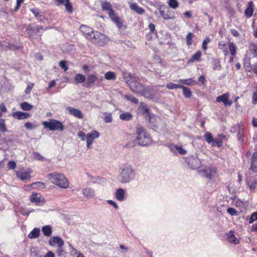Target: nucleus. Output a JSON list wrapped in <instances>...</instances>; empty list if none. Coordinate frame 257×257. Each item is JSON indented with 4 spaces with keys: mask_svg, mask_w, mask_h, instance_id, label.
Returning a JSON list of instances; mask_svg holds the SVG:
<instances>
[{
    "mask_svg": "<svg viewBox=\"0 0 257 257\" xmlns=\"http://www.w3.org/2000/svg\"><path fill=\"white\" fill-rule=\"evenodd\" d=\"M228 98L229 94L228 93H224L218 96L216 98V101L218 102H222L225 106H231L232 104V102L229 101Z\"/></svg>",
    "mask_w": 257,
    "mask_h": 257,
    "instance_id": "nucleus-13",
    "label": "nucleus"
},
{
    "mask_svg": "<svg viewBox=\"0 0 257 257\" xmlns=\"http://www.w3.org/2000/svg\"><path fill=\"white\" fill-rule=\"evenodd\" d=\"M30 200L32 202L35 203L36 205H40L41 202V198L37 193L32 194Z\"/></svg>",
    "mask_w": 257,
    "mask_h": 257,
    "instance_id": "nucleus-32",
    "label": "nucleus"
},
{
    "mask_svg": "<svg viewBox=\"0 0 257 257\" xmlns=\"http://www.w3.org/2000/svg\"><path fill=\"white\" fill-rule=\"evenodd\" d=\"M125 191L122 188L118 189L115 192L116 198L119 201H122L124 199Z\"/></svg>",
    "mask_w": 257,
    "mask_h": 257,
    "instance_id": "nucleus-26",
    "label": "nucleus"
},
{
    "mask_svg": "<svg viewBox=\"0 0 257 257\" xmlns=\"http://www.w3.org/2000/svg\"><path fill=\"white\" fill-rule=\"evenodd\" d=\"M87 176L89 177V180L93 183H99L102 178L98 177L92 176L89 174H87Z\"/></svg>",
    "mask_w": 257,
    "mask_h": 257,
    "instance_id": "nucleus-43",
    "label": "nucleus"
},
{
    "mask_svg": "<svg viewBox=\"0 0 257 257\" xmlns=\"http://www.w3.org/2000/svg\"><path fill=\"white\" fill-rule=\"evenodd\" d=\"M220 67V61L218 59H214L212 62V68L213 70L219 69Z\"/></svg>",
    "mask_w": 257,
    "mask_h": 257,
    "instance_id": "nucleus-48",
    "label": "nucleus"
},
{
    "mask_svg": "<svg viewBox=\"0 0 257 257\" xmlns=\"http://www.w3.org/2000/svg\"><path fill=\"white\" fill-rule=\"evenodd\" d=\"M49 180L54 184L61 188H67L69 183L67 179L64 175L61 173H54L48 174Z\"/></svg>",
    "mask_w": 257,
    "mask_h": 257,
    "instance_id": "nucleus-3",
    "label": "nucleus"
},
{
    "mask_svg": "<svg viewBox=\"0 0 257 257\" xmlns=\"http://www.w3.org/2000/svg\"><path fill=\"white\" fill-rule=\"evenodd\" d=\"M41 30H43L42 26H37L36 27H31L30 30L32 31L33 33H39Z\"/></svg>",
    "mask_w": 257,
    "mask_h": 257,
    "instance_id": "nucleus-51",
    "label": "nucleus"
},
{
    "mask_svg": "<svg viewBox=\"0 0 257 257\" xmlns=\"http://www.w3.org/2000/svg\"><path fill=\"white\" fill-rule=\"evenodd\" d=\"M0 131L3 133L7 132V129L6 127L5 121L4 119H0Z\"/></svg>",
    "mask_w": 257,
    "mask_h": 257,
    "instance_id": "nucleus-49",
    "label": "nucleus"
},
{
    "mask_svg": "<svg viewBox=\"0 0 257 257\" xmlns=\"http://www.w3.org/2000/svg\"><path fill=\"white\" fill-rule=\"evenodd\" d=\"M91 41L96 43L98 46H102L107 43L108 39L105 35L95 31L93 35L92 40Z\"/></svg>",
    "mask_w": 257,
    "mask_h": 257,
    "instance_id": "nucleus-6",
    "label": "nucleus"
},
{
    "mask_svg": "<svg viewBox=\"0 0 257 257\" xmlns=\"http://www.w3.org/2000/svg\"><path fill=\"white\" fill-rule=\"evenodd\" d=\"M168 147L173 153H176L177 152H178L179 154L182 155H185L187 153V151L181 146L170 144L168 146Z\"/></svg>",
    "mask_w": 257,
    "mask_h": 257,
    "instance_id": "nucleus-18",
    "label": "nucleus"
},
{
    "mask_svg": "<svg viewBox=\"0 0 257 257\" xmlns=\"http://www.w3.org/2000/svg\"><path fill=\"white\" fill-rule=\"evenodd\" d=\"M42 231L44 234L47 236H50L52 233V227L50 225H46L42 227Z\"/></svg>",
    "mask_w": 257,
    "mask_h": 257,
    "instance_id": "nucleus-30",
    "label": "nucleus"
},
{
    "mask_svg": "<svg viewBox=\"0 0 257 257\" xmlns=\"http://www.w3.org/2000/svg\"><path fill=\"white\" fill-rule=\"evenodd\" d=\"M124 97L135 104H137L139 102L138 99L131 94H125Z\"/></svg>",
    "mask_w": 257,
    "mask_h": 257,
    "instance_id": "nucleus-45",
    "label": "nucleus"
},
{
    "mask_svg": "<svg viewBox=\"0 0 257 257\" xmlns=\"http://www.w3.org/2000/svg\"><path fill=\"white\" fill-rule=\"evenodd\" d=\"M86 136L85 135V134L82 132V131H79L78 133V136L79 138L81 139V140L82 141H84L85 140V138L86 137Z\"/></svg>",
    "mask_w": 257,
    "mask_h": 257,
    "instance_id": "nucleus-63",
    "label": "nucleus"
},
{
    "mask_svg": "<svg viewBox=\"0 0 257 257\" xmlns=\"http://www.w3.org/2000/svg\"><path fill=\"white\" fill-rule=\"evenodd\" d=\"M75 81L77 83H82L86 80V77L81 74H76L74 78Z\"/></svg>",
    "mask_w": 257,
    "mask_h": 257,
    "instance_id": "nucleus-33",
    "label": "nucleus"
},
{
    "mask_svg": "<svg viewBox=\"0 0 257 257\" xmlns=\"http://www.w3.org/2000/svg\"><path fill=\"white\" fill-rule=\"evenodd\" d=\"M253 3L252 2H249L248 3V7L245 10V14L246 17L249 18L253 15Z\"/></svg>",
    "mask_w": 257,
    "mask_h": 257,
    "instance_id": "nucleus-29",
    "label": "nucleus"
},
{
    "mask_svg": "<svg viewBox=\"0 0 257 257\" xmlns=\"http://www.w3.org/2000/svg\"><path fill=\"white\" fill-rule=\"evenodd\" d=\"M178 82L185 85H191L194 83V81L192 78H189L187 79H179Z\"/></svg>",
    "mask_w": 257,
    "mask_h": 257,
    "instance_id": "nucleus-39",
    "label": "nucleus"
},
{
    "mask_svg": "<svg viewBox=\"0 0 257 257\" xmlns=\"http://www.w3.org/2000/svg\"><path fill=\"white\" fill-rule=\"evenodd\" d=\"M115 74L113 72L108 71L105 74V78L107 80H115Z\"/></svg>",
    "mask_w": 257,
    "mask_h": 257,
    "instance_id": "nucleus-40",
    "label": "nucleus"
},
{
    "mask_svg": "<svg viewBox=\"0 0 257 257\" xmlns=\"http://www.w3.org/2000/svg\"><path fill=\"white\" fill-rule=\"evenodd\" d=\"M250 169L253 172H257V152H254L252 156Z\"/></svg>",
    "mask_w": 257,
    "mask_h": 257,
    "instance_id": "nucleus-22",
    "label": "nucleus"
},
{
    "mask_svg": "<svg viewBox=\"0 0 257 257\" xmlns=\"http://www.w3.org/2000/svg\"><path fill=\"white\" fill-rule=\"evenodd\" d=\"M204 137L206 141L208 144H210L213 142L214 139L213 138L212 134L210 133L207 132L206 133H205Z\"/></svg>",
    "mask_w": 257,
    "mask_h": 257,
    "instance_id": "nucleus-44",
    "label": "nucleus"
},
{
    "mask_svg": "<svg viewBox=\"0 0 257 257\" xmlns=\"http://www.w3.org/2000/svg\"><path fill=\"white\" fill-rule=\"evenodd\" d=\"M80 31L87 39L92 40L93 35L95 31H94L91 27L86 25H81Z\"/></svg>",
    "mask_w": 257,
    "mask_h": 257,
    "instance_id": "nucleus-9",
    "label": "nucleus"
},
{
    "mask_svg": "<svg viewBox=\"0 0 257 257\" xmlns=\"http://www.w3.org/2000/svg\"><path fill=\"white\" fill-rule=\"evenodd\" d=\"M227 212L232 216L237 215V211L233 208L229 207L227 210Z\"/></svg>",
    "mask_w": 257,
    "mask_h": 257,
    "instance_id": "nucleus-53",
    "label": "nucleus"
},
{
    "mask_svg": "<svg viewBox=\"0 0 257 257\" xmlns=\"http://www.w3.org/2000/svg\"><path fill=\"white\" fill-rule=\"evenodd\" d=\"M246 184L251 190H253L257 188V180L255 179H248L246 180Z\"/></svg>",
    "mask_w": 257,
    "mask_h": 257,
    "instance_id": "nucleus-27",
    "label": "nucleus"
},
{
    "mask_svg": "<svg viewBox=\"0 0 257 257\" xmlns=\"http://www.w3.org/2000/svg\"><path fill=\"white\" fill-rule=\"evenodd\" d=\"M252 102L253 104H257V90L253 93Z\"/></svg>",
    "mask_w": 257,
    "mask_h": 257,
    "instance_id": "nucleus-64",
    "label": "nucleus"
},
{
    "mask_svg": "<svg viewBox=\"0 0 257 257\" xmlns=\"http://www.w3.org/2000/svg\"><path fill=\"white\" fill-rule=\"evenodd\" d=\"M250 51L253 55V57H257V46L252 45L250 47Z\"/></svg>",
    "mask_w": 257,
    "mask_h": 257,
    "instance_id": "nucleus-60",
    "label": "nucleus"
},
{
    "mask_svg": "<svg viewBox=\"0 0 257 257\" xmlns=\"http://www.w3.org/2000/svg\"><path fill=\"white\" fill-rule=\"evenodd\" d=\"M99 137V133L95 130H93L91 132L88 133L86 136L87 148L89 149L90 145L93 143L94 139L98 138Z\"/></svg>",
    "mask_w": 257,
    "mask_h": 257,
    "instance_id": "nucleus-10",
    "label": "nucleus"
},
{
    "mask_svg": "<svg viewBox=\"0 0 257 257\" xmlns=\"http://www.w3.org/2000/svg\"><path fill=\"white\" fill-rule=\"evenodd\" d=\"M129 87L134 93L141 94L143 91L145 86L137 80H135L131 83Z\"/></svg>",
    "mask_w": 257,
    "mask_h": 257,
    "instance_id": "nucleus-11",
    "label": "nucleus"
},
{
    "mask_svg": "<svg viewBox=\"0 0 257 257\" xmlns=\"http://www.w3.org/2000/svg\"><path fill=\"white\" fill-rule=\"evenodd\" d=\"M141 94L146 98L153 99L154 100H158V98L156 97V91L151 87H145L144 88L143 91H142Z\"/></svg>",
    "mask_w": 257,
    "mask_h": 257,
    "instance_id": "nucleus-8",
    "label": "nucleus"
},
{
    "mask_svg": "<svg viewBox=\"0 0 257 257\" xmlns=\"http://www.w3.org/2000/svg\"><path fill=\"white\" fill-rule=\"evenodd\" d=\"M82 193L84 196L87 198H93L95 195L94 190L89 187L83 189L82 190Z\"/></svg>",
    "mask_w": 257,
    "mask_h": 257,
    "instance_id": "nucleus-21",
    "label": "nucleus"
},
{
    "mask_svg": "<svg viewBox=\"0 0 257 257\" xmlns=\"http://www.w3.org/2000/svg\"><path fill=\"white\" fill-rule=\"evenodd\" d=\"M8 167L9 169H14L16 167V163L14 161H10L9 162Z\"/></svg>",
    "mask_w": 257,
    "mask_h": 257,
    "instance_id": "nucleus-61",
    "label": "nucleus"
},
{
    "mask_svg": "<svg viewBox=\"0 0 257 257\" xmlns=\"http://www.w3.org/2000/svg\"><path fill=\"white\" fill-rule=\"evenodd\" d=\"M234 233V231L232 230H231L227 233L226 234L227 239L229 243L237 244L239 243V240L235 237Z\"/></svg>",
    "mask_w": 257,
    "mask_h": 257,
    "instance_id": "nucleus-17",
    "label": "nucleus"
},
{
    "mask_svg": "<svg viewBox=\"0 0 257 257\" xmlns=\"http://www.w3.org/2000/svg\"><path fill=\"white\" fill-rule=\"evenodd\" d=\"M210 42V39L209 37H206L203 41L202 49L206 50L207 48V44Z\"/></svg>",
    "mask_w": 257,
    "mask_h": 257,
    "instance_id": "nucleus-52",
    "label": "nucleus"
},
{
    "mask_svg": "<svg viewBox=\"0 0 257 257\" xmlns=\"http://www.w3.org/2000/svg\"><path fill=\"white\" fill-rule=\"evenodd\" d=\"M31 12L35 15L36 17H42V15L39 13L38 9H32L30 10Z\"/></svg>",
    "mask_w": 257,
    "mask_h": 257,
    "instance_id": "nucleus-57",
    "label": "nucleus"
},
{
    "mask_svg": "<svg viewBox=\"0 0 257 257\" xmlns=\"http://www.w3.org/2000/svg\"><path fill=\"white\" fill-rule=\"evenodd\" d=\"M107 14L108 15L111 21L116 25L117 27L119 29L122 27V21L120 18L114 13L113 10L110 11L109 13H107Z\"/></svg>",
    "mask_w": 257,
    "mask_h": 257,
    "instance_id": "nucleus-12",
    "label": "nucleus"
},
{
    "mask_svg": "<svg viewBox=\"0 0 257 257\" xmlns=\"http://www.w3.org/2000/svg\"><path fill=\"white\" fill-rule=\"evenodd\" d=\"M33 85H34V84L33 83H31L26 88V89H25V93L26 94H29L30 93V92L31 91L32 89V88L33 87Z\"/></svg>",
    "mask_w": 257,
    "mask_h": 257,
    "instance_id": "nucleus-62",
    "label": "nucleus"
},
{
    "mask_svg": "<svg viewBox=\"0 0 257 257\" xmlns=\"http://www.w3.org/2000/svg\"><path fill=\"white\" fill-rule=\"evenodd\" d=\"M136 135V141L140 146H145L151 144L152 139L150 135L142 126L140 125L137 126Z\"/></svg>",
    "mask_w": 257,
    "mask_h": 257,
    "instance_id": "nucleus-2",
    "label": "nucleus"
},
{
    "mask_svg": "<svg viewBox=\"0 0 257 257\" xmlns=\"http://www.w3.org/2000/svg\"><path fill=\"white\" fill-rule=\"evenodd\" d=\"M128 4L131 10L135 12L138 14L142 15L145 13V10L143 8L139 7L136 3L128 2Z\"/></svg>",
    "mask_w": 257,
    "mask_h": 257,
    "instance_id": "nucleus-16",
    "label": "nucleus"
},
{
    "mask_svg": "<svg viewBox=\"0 0 257 257\" xmlns=\"http://www.w3.org/2000/svg\"><path fill=\"white\" fill-rule=\"evenodd\" d=\"M102 8L104 11L109 13L110 11H112V7L110 3L107 2H104L102 3Z\"/></svg>",
    "mask_w": 257,
    "mask_h": 257,
    "instance_id": "nucleus-34",
    "label": "nucleus"
},
{
    "mask_svg": "<svg viewBox=\"0 0 257 257\" xmlns=\"http://www.w3.org/2000/svg\"><path fill=\"white\" fill-rule=\"evenodd\" d=\"M59 65L64 71H66L68 69V67L66 66V62L65 61H61L59 62Z\"/></svg>",
    "mask_w": 257,
    "mask_h": 257,
    "instance_id": "nucleus-58",
    "label": "nucleus"
},
{
    "mask_svg": "<svg viewBox=\"0 0 257 257\" xmlns=\"http://www.w3.org/2000/svg\"><path fill=\"white\" fill-rule=\"evenodd\" d=\"M124 79L125 80V81L128 85V86L130 85L131 82L135 80L134 78L133 75L131 73L127 74L125 75H124Z\"/></svg>",
    "mask_w": 257,
    "mask_h": 257,
    "instance_id": "nucleus-36",
    "label": "nucleus"
},
{
    "mask_svg": "<svg viewBox=\"0 0 257 257\" xmlns=\"http://www.w3.org/2000/svg\"><path fill=\"white\" fill-rule=\"evenodd\" d=\"M65 6L66 10L69 13H72L73 12V8L71 4L69 2V0H65Z\"/></svg>",
    "mask_w": 257,
    "mask_h": 257,
    "instance_id": "nucleus-47",
    "label": "nucleus"
},
{
    "mask_svg": "<svg viewBox=\"0 0 257 257\" xmlns=\"http://www.w3.org/2000/svg\"><path fill=\"white\" fill-rule=\"evenodd\" d=\"M244 66L245 70L248 72L252 71V67L250 65L249 59L246 58L244 60Z\"/></svg>",
    "mask_w": 257,
    "mask_h": 257,
    "instance_id": "nucleus-38",
    "label": "nucleus"
},
{
    "mask_svg": "<svg viewBox=\"0 0 257 257\" xmlns=\"http://www.w3.org/2000/svg\"><path fill=\"white\" fill-rule=\"evenodd\" d=\"M201 56V52L200 51H197L193 55L192 58L190 59V62H194L195 60L199 61Z\"/></svg>",
    "mask_w": 257,
    "mask_h": 257,
    "instance_id": "nucleus-42",
    "label": "nucleus"
},
{
    "mask_svg": "<svg viewBox=\"0 0 257 257\" xmlns=\"http://www.w3.org/2000/svg\"><path fill=\"white\" fill-rule=\"evenodd\" d=\"M225 137L223 135H219L217 138L213 140L212 146L213 147L217 146L218 147H221L223 144L222 140L225 138Z\"/></svg>",
    "mask_w": 257,
    "mask_h": 257,
    "instance_id": "nucleus-24",
    "label": "nucleus"
},
{
    "mask_svg": "<svg viewBox=\"0 0 257 257\" xmlns=\"http://www.w3.org/2000/svg\"><path fill=\"white\" fill-rule=\"evenodd\" d=\"M21 108L25 111H29L32 109L33 106L27 102H24L21 104Z\"/></svg>",
    "mask_w": 257,
    "mask_h": 257,
    "instance_id": "nucleus-37",
    "label": "nucleus"
},
{
    "mask_svg": "<svg viewBox=\"0 0 257 257\" xmlns=\"http://www.w3.org/2000/svg\"><path fill=\"white\" fill-rule=\"evenodd\" d=\"M103 80V78L102 76L100 77H97L96 75L94 74H89L88 75L87 79H86V84L88 86L92 84V83L96 82L97 80H99L100 81Z\"/></svg>",
    "mask_w": 257,
    "mask_h": 257,
    "instance_id": "nucleus-19",
    "label": "nucleus"
},
{
    "mask_svg": "<svg viewBox=\"0 0 257 257\" xmlns=\"http://www.w3.org/2000/svg\"><path fill=\"white\" fill-rule=\"evenodd\" d=\"M49 244L52 246H54L56 244L59 246H63L64 242L63 239L59 236H52L49 240Z\"/></svg>",
    "mask_w": 257,
    "mask_h": 257,
    "instance_id": "nucleus-15",
    "label": "nucleus"
},
{
    "mask_svg": "<svg viewBox=\"0 0 257 257\" xmlns=\"http://www.w3.org/2000/svg\"><path fill=\"white\" fill-rule=\"evenodd\" d=\"M168 5L170 8L174 10L179 7V3L177 0H168Z\"/></svg>",
    "mask_w": 257,
    "mask_h": 257,
    "instance_id": "nucleus-35",
    "label": "nucleus"
},
{
    "mask_svg": "<svg viewBox=\"0 0 257 257\" xmlns=\"http://www.w3.org/2000/svg\"><path fill=\"white\" fill-rule=\"evenodd\" d=\"M166 6L165 5H162L160 6L159 8V10L160 13L161 17L165 20H169L171 18L167 15L166 13Z\"/></svg>",
    "mask_w": 257,
    "mask_h": 257,
    "instance_id": "nucleus-25",
    "label": "nucleus"
},
{
    "mask_svg": "<svg viewBox=\"0 0 257 257\" xmlns=\"http://www.w3.org/2000/svg\"><path fill=\"white\" fill-rule=\"evenodd\" d=\"M42 124L44 128L51 131L63 132L65 128L62 122L54 119H49L48 121L42 122Z\"/></svg>",
    "mask_w": 257,
    "mask_h": 257,
    "instance_id": "nucleus-4",
    "label": "nucleus"
},
{
    "mask_svg": "<svg viewBox=\"0 0 257 257\" xmlns=\"http://www.w3.org/2000/svg\"><path fill=\"white\" fill-rule=\"evenodd\" d=\"M183 95L186 98H190L192 95L191 90L188 87L184 86L183 88Z\"/></svg>",
    "mask_w": 257,
    "mask_h": 257,
    "instance_id": "nucleus-41",
    "label": "nucleus"
},
{
    "mask_svg": "<svg viewBox=\"0 0 257 257\" xmlns=\"http://www.w3.org/2000/svg\"><path fill=\"white\" fill-rule=\"evenodd\" d=\"M17 176L22 180H29L31 176L30 173L26 171H16Z\"/></svg>",
    "mask_w": 257,
    "mask_h": 257,
    "instance_id": "nucleus-23",
    "label": "nucleus"
},
{
    "mask_svg": "<svg viewBox=\"0 0 257 257\" xmlns=\"http://www.w3.org/2000/svg\"><path fill=\"white\" fill-rule=\"evenodd\" d=\"M133 117L132 114L130 112H125L120 114L119 118L124 121H128L132 119Z\"/></svg>",
    "mask_w": 257,
    "mask_h": 257,
    "instance_id": "nucleus-31",
    "label": "nucleus"
},
{
    "mask_svg": "<svg viewBox=\"0 0 257 257\" xmlns=\"http://www.w3.org/2000/svg\"><path fill=\"white\" fill-rule=\"evenodd\" d=\"M198 172L203 177L211 179L215 176L216 173V168L213 167H208L200 170Z\"/></svg>",
    "mask_w": 257,
    "mask_h": 257,
    "instance_id": "nucleus-7",
    "label": "nucleus"
},
{
    "mask_svg": "<svg viewBox=\"0 0 257 257\" xmlns=\"http://www.w3.org/2000/svg\"><path fill=\"white\" fill-rule=\"evenodd\" d=\"M136 176L135 170L128 164L122 165L118 170V180L122 184L130 183Z\"/></svg>",
    "mask_w": 257,
    "mask_h": 257,
    "instance_id": "nucleus-1",
    "label": "nucleus"
},
{
    "mask_svg": "<svg viewBox=\"0 0 257 257\" xmlns=\"http://www.w3.org/2000/svg\"><path fill=\"white\" fill-rule=\"evenodd\" d=\"M66 109L68 110L69 113L75 116V117H77L78 118L82 119L83 118L84 115L83 113L81 112V111L77 108H75L72 107H67L66 108Z\"/></svg>",
    "mask_w": 257,
    "mask_h": 257,
    "instance_id": "nucleus-14",
    "label": "nucleus"
},
{
    "mask_svg": "<svg viewBox=\"0 0 257 257\" xmlns=\"http://www.w3.org/2000/svg\"><path fill=\"white\" fill-rule=\"evenodd\" d=\"M32 185L33 186H36L38 188H45V184L43 182H35V183H33L32 184Z\"/></svg>",
    "mask_w": 257,
    "mask_h": 257,
    "instance_id": "nucleus-59",
    "label": "nucleus"
},
{
    "mask_svg": "<svg viewBox=\"0 0 257 257\" xmlns=\"http://www.w3.org/2000/svg\"><path fill=\"white\" fill-rule=\"evenodd\" d=\"M12 116L15 118L21 120L29 117L30 115L28 113L23 112L22 111H16L12 114Z\"/></svg>",
    "mask_w": 257,
    "mask_h": 257,
    "instance_id": "nucleus-20",
    "label": "nucleus"
},
{
    "mask_svg": "<svg viewBox=\"0 0 257 257\" xmlns=\"http://www.w3.org/2000/svg\"><path fill=\"white\" fill-rule=\"evenodd\" d=\"M228 46H229L228 48L230 51L231 55L232 56L235 55V54H236V47H235V45L234 44V43H229L228 44Z\"/></svg>",
    "mask_w": 257,
    "mask_h": 257,
    "instance_id": "nucleus-46",
    "label": "nucleus"
},
{
    "mask_svg": "<svg viewBox=\"0 0 257 257\" xmlns=\"http://www.w3.org/2000/svg\"><path fill=\"white\" fill-rule=\"evenodd\" d=\"M193 37V34L190 32L186 36V41L188 46H190L192 44V40Z\"/></svg>",
    "mask_w": 257,
    "mask_h": 257,
    "instance_id": "nucleus-50",
    "label": "nucleus"
},
{
    "mask_svg": "<svg viewBox=\"0 0 257 257\" xmlns=\"http://www.w3.org/2000/svg\"><path fill=\"white\" fill-rule=\"evenodd\" d=\"M185 162L192 170L199 168L202 164L201 161L198 158L197 155H191L186 157L185 158Z\"/></svg>",
    "mask_w": 257,
    "mask_h": 257,
    "instance_id": "nucleus-5",
    "label": "nucleus"
},
{
    "mask_svg": "<svg viewBox=\"0 0 257 257\" xmlns=\"http://www.w3.org/2000/svg\"><path fill=\"white\" fill-rule=\"evenodd\" d=\"M25 126L26 127L27 129L29 130H32L36 127V125H34L32 124L31 122H27L25 124Z\"/></svg>",
    "mask_w": 257,
    "mask_h": 257,
    "instance_id": "nucleus-54",
    "label": "nucleus"
},
{
    "mask_svg": "<svg viewBox=\"0 0 257 257\" xmlns=\"http://www.w3.org/2000/svg\"><path fill=\"white\" fill-rule=\"evenodd\" d=\"M33 156L36 160L39 161H43L44 159V158L37 152H34Z\"/></svg>",
    "mask_w": 257,
    "mask_h": 257,
    "instance_id": "nucleus-56",
    "label": "nucleus"
},
{
    "mask_svg": "<svg viewBox=\"0 0 257 257\" xmlns=\"http://www.w3.org/2000/svg\"><path fill=\"white\" fill-rule=\"evenodd\" d=\"M56 252L58 256H62L64 255L65 251L63 248V246H59L56 250Z\"/></svg>",
    "mask_w": 257,
    "mask_h": 257,
    "instance_id": "nucleus-55",
    "label": "nucleus"
},
{
    "mask_svg": "<svg viewBox=\"0 0 257 257\" xmlns=\"http://www.w3.org/2000/svg\"><path fill=\"white\" fill-rule=\"evenodd\" d=\"M40 230L38 228H34L29 234L28 237L30 239H34L38 237L40 235Z\"/></svg>",
    "mask_w": 257,
    "mask_h": 257,
    "instance_id": "nucleus-28",
    "label": "nucleus"
}]
</instances>
